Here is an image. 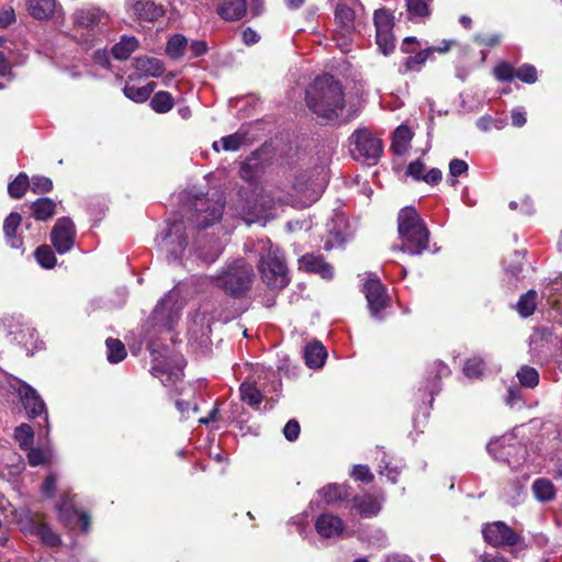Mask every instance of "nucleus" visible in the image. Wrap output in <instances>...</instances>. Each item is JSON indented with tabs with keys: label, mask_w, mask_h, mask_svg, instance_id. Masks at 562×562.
I'll return each instance as SVG.
<instances>
[{
	"label": "nucleus",
	"mask_w": 562,
	"mask_h": 562,
	"mask_svg": "<svg viewBox=\"0 0 562 562\" xmlns=\"http://www.w3.org/2000/svg\"><path fill=\"white\" fill-rule=\"evenodd\" d=\"M373 21L376 44L384 55H389L395 48L394 16L387 9L381 8L375 10Z\"/></svg>",
	"instance_id": "1a4fd4ad"
},
{
	"label": "nucleus",
	"mask_w": 562,
	"mask_h": 562,
	"mask_svg": "<svg viewBox=\"0 0 562 562\" xmlns=\"http://www.w3.org/2000/svg\"><path fill=\"white\" fill-rule=\"evenodd\" d=\"M358 10H362V5L358 0H341L336 5L335 40L344 52L349 49L352 35L356 32L357 21L359 19Z\"/></svg>",
	"instance_id": "423d86ee"
},
{
	"label": "nucleus",
	"mask_w": 562,
	"mask_h": 562,
	"mask_svg": "<svg viewBox=\"0 0 562 562\" xmlns=\"http://www.w3.org/2000/svg\"><path fill=\"white\" fill-rule=\"evenodd\" d=\"M431 0H406V7L411 20L424 19L430 14Z\"/></svg>",
	"instance_id": "c9c22d12"
},
{
	"label": "nucleus",
	"mask_w": 562,
	"mask_h": 562,
	"mask_svg": "<svg viewBox=\"0 0 562 562\" xmlns=\"http://www.w3.org/2000/svg\"><path fill=\"white\" fill-rule=\"evenodd\" d=\"M291 195H284L279 189H259L254 200H247L241 207V215L247 224L266 222L274 216L279 205L292 204Z\"/></svg>",
	"instance_id": "7ed1b4c3"
},
{
	"label": "nucleus",
	"mask_w": 562,
	"mask_h": 562,
	"mask_svg": "<svg viewBox=\"0 0 562 562\" xmlns=\"http://www.w3.org/2000/svg\"><path fill=\"white\" fill-rule=\"evenodd\" d=\"M30 190L36 194L48 193L53 190V181L44 176H33L30 179Z\"/></svg>",
	"instance_id": "a18cd8bd"
},
{
	"label": "nucleus",
	"mask_w": 562,
	"mask_h": 562,
	"mask_svg": "<svg viewBox=\"0 0 562 562\" xmlns=\"http://www.w3.org/2000/svg\"><path fill=\"white\" fill-rule=\"evenodd\" d=\"M254 281L252 267L245 260H236L216 278V285L234 297L244 296Z\"/></svg>",
	"instance_id": "39448f33"
},
{
	"label": "nucleus",
	"mask_w": 562,
	"mask_h": 562,
	"mask_svg": "<svg viewBox=\"0 0 562 562\" xmlns=\"http://www.w3.org/2000/svg\"><path fill=\"white\" fill-rule=\"evenodd\" d=\"M535 497L542 503L552 501L555 497V487L548 479H538L532 483Z\"/></svg>",
	"instance_id": "c756f323"
},
{
	"label": "nucleus",
	"mask_w": 562,
	"mask_h": 562,
	"mask_svg": "<svg viewBox=\"0 0 562 562\" xmlns=\"http://www.w3.org/2000/svg\"><path fill=\"white\" fill-rule=\"evenodd\" d=\"M105 346L108 349L106 358L110 363H119L125 359L127 352L124 344L120 339L108 338Z\"/></svg>",
	"instance_id": "f704fd0d"
},
{
	"label": "nucleus",
	"mask_w": 562,
	"mask_h": 562,
	"mask_svg": "<svg viewBox=\"0 0 562 562\" xmlns=\"http://www.w3.org/2000/svg\"><path fill=\"white\" fill-rule=\"evenodd\" d=\"M260 249L263 251L259 262L262 281L271 289L285 288L290 278L282 251L268 239L260 241Z\"/></svg>",
	"instance_id": "20e7f679"
},
{
	"label": "nucleus",
	"mask_w": 562,
	"mask_h": 562,
	"mask_svg": "<svg viewBox=\"0 0 562 562\" xmlns=\"http://www.w3.org/2000/svg\"><path fill=\"white\" fill-rule=\"evenodd\" d=\"M245 135L241 133H234L228 136L222 137L220 140L213 143L212 147L215 151H220V145L226 151H236L245 143Z\"/></svg>",
	"instance_id": "72a5a7b5"
},
{
	"label": "nucleus",
	"mask_w": 562,
	"mask_h": 562,
	"mask_svg": "<svg viewBox=\"0 0 562 562\" xmlns=\"http://www.w3.org/2000/svg\"><path fill=\"white\" fill-rule=\"evenodd\" d=\"M21 215L16 212H12L5 217L3 223V233L5 238L8 243L14 248H18L22 245V241L16 237V229L21 225Z\"/></svg>",
	"instance_id": "bb28decb"
},
{
	"label": "nucleus",
	"mask_w": 562,
	"mask_h": 562,
	"mask_svg": "<svg viewBox=\"0 0 562 562\" xmlns=\"http://www.w3.org/2000/svg\"><path fill=\"white\" fill-rule=\"evenodd\" d=\"M300 269L307 272L318 273L324 279L333 277V268L321 256L313 254L304 255L300 260Z\"/></svg>",
	"instance_id": "a211bd4d"
},
{
	"label": "nucleus",
	"mask_w": 562,
	"mask_h": 562,
	"mask_svg": "<svg viewBox=\"0 0 562 562\" xmlns=\"http://www.w3.org/2000/svg\"><path fill=\"white\" fill-rule=\"evenodd\" d=\"M134 66L146 77H159L165 71L164 63L155 57L139 56L135 58Z\"/></svg>",
	"instance_id": "412c9836"
},
{
	"label": "nucleus",
	"mask_w": 562,
	"mask_h": 562,
	"mask_svg": "<svg viewBox=\"0 0 562 562\" xmlns=\"http://www.w3.org/2000/svg\"><path fill=\"white\" fill-rule=\"evenodd\" d=\"M76 238L75 224L70 217L64 216L57 220L50 232V241L58 254L68 252Z\"/></svg>",
	"instance_id": "ddd939ff"
},
{
	"label": "nucleus",
	"mask_w": 562,
	"mask_h": 562,
	"mask_svg": "<svg viewBox=\"0 0 562 562\" xmlns=\"http://www.w3.org/2000/svg\"><path fill=\"white\" fill-rule=\"evenodd\" d=\"M430 58V50L427 48L417 52L415 55L407 57L400 66L403 74L411 71H419L422 66Z\"/></svg>",
	"instance_id": "2f4dec72"
},
{
	"label": "nucleus",
	"mask_w": 562,
	"mask_h": 562,
	"mask_svg": "<svg viewBox=\"0 0 562 562\" xmlns=\"http://www.w3.org/2000/svg\"><path fill=\"white\" fill-rule=\"evenodd\" d=\"M30 189V179L26 173H19L8 186V193L13 199H21Z\"/></svg>",
	"instance_id": "e433bc0d"
},
{
	"label": "nucleus",
	"mask_w": 562,
	"mask_h": 562,
	"mask_svg": "<svg viewBox=\"0 0 562 562\" xmlns=\"http://www.w3.org/2000/svg\"><path fill=\"white\" fill-rule=\"evenodd\" d=\"M224 206L225 198L221 192L214 193L212 198H196L189 220L196 228L204 229L220 222Z\"/></svg>",
	"instance_id": "0eeeda50"
},
{
	"label": "nucleus",
	"mask_w": 562,
	"mask_h": 562,
	"mask_svg": "<svg viewBox=\"0 0 562 562\" xmlns=\"http://www.w3.org/2000/svg\"><path fill=\"white\" fill-rule=\"evenodd\" d=\"M515 77L522 82L533 83L537 81V70L531 65H522L516 70Z\"/></svg>",
	"instance_id": "8fccbe9b"
},
{
	"label": "nucleus",
	"mask_w": 562,
	"mask_h": 562,
	"mask_svg": "<svg viewBox=\"0 0 562 562\" xmlns=\"http://www.w3.org/2000/svg\"><path fill=\"white\" fill-rule=\"evenodd\" d=\"M245 12V0H227L218 8V14L227 21L239 20Z\"/></svg>",
	"instance_id": "cd10ccee"
},
{
	"label": "nucleus",
	"mask_w": 562,
	"mask_h": 562,
	"mask_svg": "<svg viewBox=\"0 0 562 562\" xmlns=\"http://www.w3.org/2000/svg\"><path fill=\"white\" fill-rule=\"evenodd\" d=\"M315 530L321 537L330 539L344 537L346 527L339 516L324 513L316 518Z\"/></svg>",
	"instance_id": "dca6fc26"
},
{
	"label": "nucleus",
	"mask_w": 562,
	"mask_h": 562,
	"mask_svg": "<svg viewBox=\"0 0 562 562\" xmlns=\"http://www.w3.org/2000/svg\"><path fill=\"white\" fill-rule=\"evenodd\" d=\"M456 42L452 41V40H443L439 45L437 46H431V47H428L427 49L430 50V56L434 54V53H439V54H445L447 53L451 46L454 44Z\"/></svg>",
	"instance_id": "69168bd1"
},
{
	"label": "nucleus",
	"mask_w": 562,
	"mask_h": 562,
	"mask_svg": "<svg viewBox=\"0 0 562 562\" xmlns=\"http://www.w3.org/2000/svg\"><path fill=\"white\" fill-rule=\"evenodd\" d=\"M516 70L508 64L503 63L494 69L496 78L501 81H512L515 78Z\"/></svg>",
	"instance_id": "5fc2aeb1"
},
{
	"label": "nucleus",
	"mask_w": 562,
	"mask_h": 562,
	"mask_svg": "<svg viewBox=\"0 0 562 562\" xmlns=\"http://www.w3.org/2000/svg\"><path fill=\"white\" fill-rule=\"evenodd\" d=\"M72 23L76 27L85 31H94L109 22V14L97 5H85L72 13Z\"/></svg>",
	"instance_id": "f8f14e48"
},
{
	"label": "nucleus",
	"mask_w": 562,
	"mask_h": 562,
	"mask_svg": "<svg viewBox=\"0 0 562 562\" xmlns=\"http://www.w3.org/2000/svg\"><path fill=\"white\" fill-rule=\"evenodd\" d=\"M352 157L356 160L374 165L379 160L383 143L368 128L356 130L350 136Z\"/></svg>",
	"instance_id": "6e6552de"
},
{
	"label": "nucleus",
	"mask_w": 562,
	"mask_h": 562,
	"mask_svg": "<svg viewBox=\"0 0 562 562\" xmlns=\"http://www.w3.org/2000/svg\"><path fill=\"white\" fill-rule=\"evenodd\" d=\"M124 94L126 98L131 99L134 102H145L148 100V90L143 87H136L134 85H125Z\"/></svg>",
	"instance_id": "de8ad7c7"
},
{
	"label": "nucleus",
	"mask_w": 562,
	"mask_h": 562,
	"mask_svg": "<svg viewBox=\"0 0 562 562\" xmlns=\"http://www.w3.org/2000/svg\"><path fill=\"white\" fill-rule=\"evenodd\" d=\"M56 483H57L56 475L54 473L48 474L42 484V492L46 496L52 497L56 491Z\"/></svg>",
	"instance_id": "052dcab7"
},
{
	"label": "nucleus",
	"mask_w": 562,
	"mask_h": 562,
	"mask_svg": "<svg viewBox=\"0 0 562 562\" xmlns=\"http://www.w3.org/2000/svg\"><path fill=\"white\" fill-rule=\"evenodd\" d=\"M351 475L355 480L361 482H371L373 480V475L369 469V467L363 464L355 465L351 472Z\"/></svg>",
	"instance_id": "6e6d98bb"
},
{
	"label": "nucleus",
	"mask_w": 562,
	"mask_h": 562,
	"mask_svg": "<svg viewBox=\"0 0 562 562\" xmlns=\"http://www.w3.org/2000/svg\"><path fill=\"white\" fill-rule=\"evenodd\" d=\"M425 171V165L419 161H413L408 165L407 173L416 180L423 179Z\"/></svg>",
	"instance_id": "e2e57ef3"
},
{
	"label": "nucleus",
	"mask_w": 562,
	"mask_h": 562,
	"mask_svg": "<svg viewBox=\"0 0 562 562\" xmlns=\"http://www.w3.org/2000/svg\"><path fill=\"white\" fill-rule=\"evenodd\" d=\"M485 370L484 361L479 357L468 359L463 367L464 374L470 379H480Z\"/></svg>",
	"instance_id": "37998d69"
},
{
	"label": "nucleus",
	"mask_w": 562,
	"mask_h": 562,
	"mask_svg": "<svg viewBox=\"0 0 562 562\" xmlns=\"http://www.w3.org/2000/svg\"><path fill=\"white\" fill-rule=\"evenodd\" d=\"M482 532L484 540L492 547L515 546L519 542V536L503 521L485 525Z\"/></svg>",
	"instance_id": "4468645a"
},
{
	"label": "nucleus",
	"mask_w": 562,
	"mask_h": 562,
	"mask_svg": "<svg viewBox=\"0 0 562 562\" xmlns=\"http://www.w3.org/2000/svg\"><path fill=\"white\" fill-rule=\"evenodd\" d=\"M326 355V350L321 342H311L305 347L304 350L305 363L310 368H321L325 362Z\"/></svg>",
	"instance_id": "393cba45"
},
{
	"label": "nucleus",
	"mask_w": 562,
	"mask_h": 562,
	"mask_svg": "<svg viewBox=\"0 0 562 562\" xmlns=\"http://www.w3.org/2000/svg\"><path fill=\"white\" fill-rule=\"evenodd\" d=\"M27 450V461L30 465L37 467L45 464L48 461L46 453L40 448H33L32 446Z\"/></svg>",
	"instance_id": "3c124183"
},
{
	"label": "nucleus",
	"mask_w": 562,
	"mask_h": 562,
	"mask_svg": "<svg viewBox=\"0 0 562 562\" xmlns=\"http://www.w3.org/2000/svg\"><path fill=\"white\" fill-rule=\"evenodd\" d=\"M198 411V404L194 400H180L178 401V412L181 414V418H189Z\"/></svg>",
	"instance_id": "864d4df0"
},
{
	"label": "nucleus",
	"mask_w": 562,
	"mask_h": 562,
	"mask_svg": "<svg viewBox=\"0 0 562 562\" xmlns=\"http://www.w3.org/2000/svg\"><path fill=\"white\" fill-rule=\"evenodd\" d=\"M348 495V488L346 485H339L336 483L328 484L319 491L321 498L327 504L331 505L339 501H342Z\"/></svg>",
	"instance_id": "7c9ffc66"
},
{
	"label": "nucleus",
	"mask_w": 562,
	"mask_h": 562,
	"mask_svg": "<svg viewBox=\"0 0 562 562\" xmlns=\"http://www.w3.org/2000/svg\"><path fill=\"white\" fill-rule=\"evenodd\" d=\"M397 229L403 241L398 248L401 251L416 256L428 248L429 232L414 207L406 206L400 211Z\"/></svg>",
	"instance_id": "f03ea898"
},
{
	"label": "nucleus",
	"mask_w": 562,
	"mask_h": 562,
	"mask_svg": "<svg viewBox=\"0 0 562 562\" xmlns=\"http://www.w3.org/2000/svg\"><path fill=\"white\" fill-rule=\"evenodd\" d=\"M379 472L381 475H385L392 483H395L400 474V469L397 465L391 467L389 462L382 460L379 465Z\"/></svg>",
	"instance_id": "4d7b16f0"
},
{
	"label": "nucleus",
	"mask_w": 562,
	"mask_h": 562,
	"mask_svg": "<svg viewBox=\"0 0 562 562\" xmlns=\"http://www.w3.org/2000/svg\"><path fill=\"white\" fill-rule=\"evenodd\" d=\"M519 383L525 387H535L539 383L538 371L529 366H524L517 371Z\"/></svg>",
	"instance_id": "79ce46f5"
},
{
	"label": "nucleus",
	"mask_w": 562,
	"mask_h": 562,
	"mask_svg": "<svg viewBox=\"0 0 562 562\" xmlns=\"http://www.w3.org/2000/svg\"><path fill=\"white\" fill-rule=\"evenodd\" d=\"M57 509L59 513V518L65 522H68L70 517L77 514L74 507L70 504H68L67 501H61L59 504H57Z\"/></svg>",
	"instance_id": "680f3d73"
},
{
	"label": "nucleus",
	"mask_w": 562,
	"mask_h": 562,
	"mask_svg": "<svg viewBox=\"0 0 562 562\" xmlns=\"http://www.w3.org/2000/svg\"><path fill=\"white\" fill-rule=\"evenodd\" d=\"M283 435L289 441L296 440L300 435L299 423L295 419L289 420L283 428Z\"/></svg>",
	"instance_id": "13d9d810"
},
{
	"label": "nucleus",
	"mask_w": 562,
	"mask_h": 562,
	"mask_svg": "<svg viewBox=\"0 0 562 562\" xmlns=\"http://www.w3.org/2000/svg\"><path fill=\"white\" fill-rule=\"evenodd\" d=\"M139 46V42L135 36L123 35L119 43L112 47V55L115 59L125 60Z\"/></svg>",
	"instance_id": "a878e982"
},
{
	"label": "nucleus",
	"mask_w": 562,
	"mask_h": 562,
	"mask_svg": "<svg viewBox=\"0 0 562 562\" xmlns=\"http://www.w3.org/2000/svg\"><path fill=\"white\" fill-rule=\"evenodd\" d=\"M468 171V164L462 159H452L449 164V172L451 177H459Z\"/></svg>",
	"instance_id": "bf43d9fd"
},
{
	"label": "nucleus",
	"mask_w": 562,
	"mask_h": 562,
	"mask_svg": "<svg viewBox=\"0 0 562 562\" xmlns=\"http://www.w3.org/2000/svg\"><path fill=\"white\" fill-rule=\"evenodd\" d=\"M207 52V45L204 41H189L187 37L178 34V57L187 56L194 58L204 55Z\"/></svg>",
	"instance_id": "aec40b11"
},
{
	"label": "nucleus",
	"mask_w": 562,
	"mask_h": 562,
	"mask_svg": "<svg viewBox=\"0 0 562 562\" xmlns=\"http://www.w3.org/2000/svg\"><path fill=\"white\" fill-rule=\"evenodd\" d=\"M537 292L529 290L522 294L517 303V311L522 317H528L533 314L536 310Z\"/></svg>",
	"instance_id": "a19ab883"
},
{
	"label": "nucleus",
	"mask_w": 562,
	"mask_h": 562,
	"mask_svg": "<svg viewBox=\"0 0 562 562\" xmlns=\"http://www.w3.org/2000/svg\"><path fill=\"white\" fill-rule=\"evenodd\" d=\"M18 383L16 393L26 416L32 419L44 416L46 427H48V415L44 400L37 391L27 383L21 380H19Z\"/></svg>",
	"instance_id": "9d476101"
},
{
	"label": "nucleus",
	"mask_w": 562,
	"mask_h": 562,
	"mask_svg": "<svg viewBox=\"0 0 562 562\" xmlns=\"http://www.w3.org/2000/svg\"><path fill=\"white\" fill-rule=\"evenodd\" d=\"M363 291L371 315L374 318L382 319L381 312L390 304V297L386 294V289L378 278L369 276L363 285Z\"/></svg>",
	"instance_id": "9b49d317"
},
{
	"label": "nucleus",
	"mask_w": 562,
	"mask_h": 562,
	"mask_svg": "<svg viewBox=\"0 0 562 562\" xmlns=\"http://www.w3.org/2000/svg\"><path fill=\"white\" fill-rule=\"evenodd\" d=\"M2 323L4 326L9 327V336H12V339L18 344L26 346V341H24V334L27 333L31 337L33 336L34 329L30 327H24L20 324V316L15 317L14 315H8L2 318Z\"/></svg>",
	"instance_id": "b1692460"
},
{
	"label": "nucleus",
	"mask_w": 562,
	"mask_h": 562,
	"mask_svg": "<svg viewBox=\"0 0 562 562\" xmlns=\"http://www.w3.org/2000/svg\"><path fill=\"white\" fill-rule=\"evenodd\" d=\"M29 13L36 20H47L53 16L55 12V0H27L26 1Z\"/></svg>",
	"instance_id": "4be33fe9"
},
{
	"label": "nucleus",
	"mask_w": 562,
	"mask_h": 562,
	"mask_svg": "<svg viewBox=\"0 0 562 562\" xmlns=\"http://www.w3.org/2000/svg\"><path fill=\"white\" fill-rule=\"evenodd\" d=\"M441 171L438 168H432L423 177V180L429 184H436L441 180Z\"/></svg>",
	"instance_id": "338daca9"
},
{
	"label": "nucleus",
	"mask_w": 562,
	"mask_h": 562,
	"mask_svg": "<svg viewBox=\"0 0 562 562\" xmlns=\"http://www.w3.org/2000/svg\"><path fill=\"white\" fill-rule=\"evenodd\" d=\"M308 109L319 117L333 120L345 108V92L340 82L331 75L317 77L306 89Z\"/></svg>",
	"instance_id": "f257e3e1"
},
{
	"label": "nucleus",
	"mask_w": 562,
	"mask_h": 562,
	"mask_svg": "<svg viewBox=\"0 0 562 562\" xmlns=\"http://www.w3.org/2000/svg\"><path fill=\"white\" fill-rule=\"evenodd\" d=\"M431 373L436 374V379H440L449 375L450 369L442 361H435L431 364Z\"/></svg>",
	"instance_id": "0e129e2a"
},
{
	"label": "nucleus",
	"mask_w": 562,
	"mask_h": 562,
	"mask_svg": "<svg viewBox=\"0 0 562 562\" xmlns=\"http://www.w3.org/2000/svg\"><path fill=\"white\" fill-rule=\"evenodd\" d=\"M241 400L250 406H257L262 401V395L257 386L250 382H243L239 387Z\"/></svg>",
	"instance_id": "4c0bfd02"
},
{
	"label": "nucleus",
	"mask_w": 562,
	"mask_h": 562,
	"mask_svg": "<svg viewBox=\"0 0 562 562\" xmlns=\"http://www.w3.org/2000/svg\"><path fill=\"white\" fill-rule=\"evenodd\" d=\"M222 252V246L218 241L212 240V245L210 246V250L205 251L203 249L199 250V257L202 258L203 261L210 263L215 261Z\"/></svg>",
	"instance_id": "603ef678"
},
{
	"label": "nucleus",
	"mask_w": 562,
	"mask_h": 562,
	"mask_svg": "<svg viewBox=\"0 0 562 562\" xmlns=\"http://www.w3.org/2000/svg\"><path fill=\"white\" fill-rule=\"evenodd\" d=\"M14 439L22 450L30 449L34 441V430L29 424H21L14 429Z\"/></svg>",
	"instance_id": "ea45409f"
},
{
	"label": "nucleus",
	"mask_w": 562,
	"mask_h": 562,
	"mask_svg": "<svg viewBox=\"0 0 562 562\" xmlns=\"http://www.w3.org/2000/svg\"><path fill=\"white\" fill-rule=\"evenodd\" d=\"M150 106L157 113H167L173 106V98L169 92L159 91L151 98Z\"/></svg>",
	"instance_id": "58836bf2"
},
{
	"label": "nucleus",
	"mask_w": 562,
	"mask_h": 562,
	"mask_svg": "<svg viewBox=\"0 0 562 562\" xmlns=\"http://www.w3.org/2000/svg\"><path fill=\"white\" fill-rule=\"evenodd\" d=\"M36 535L48 546L55 547L60 543L59 536L55 533L47 525H38L36 527Z\"/></svg>",
	"instance_id": "09e8293b"
},
{
	"label": "nucleus",
	"mask_w": 562,
	"mask_h": 562,
	"mask_svg": "<svg viewBox=\"0 0 562 562\" xmlns=\"http://www.w3.org/2000/svg\"><path fill=\"white\" fill-rule=\"evenodd\" d=\"M37 262L46 269H50L56 265V257L50 246L42 245L35 250Z\"/></svg>",
	"instance_id": "c03bdc74"
},
{
	"label": "nucleus",
	"mask_w": 562,
	"mask_h": 562,
	"mask_svg": "<svg viewBox=\"0 0 562 562\" xmlns=\"http://www.w3.org/2000/svg\"><path fill=\"white\" fill-rule=\"evenodd\" d=\"M353 507L360 516L371 518L381 512V502L371 494H364L353 497Z\"/></svg>",
	"instance_id": "6ab92c4d"
},
{
	"label": "nucleus",
	"mask_w": 562,
	"mask_h": 562,
	"mask_svg": "<svg viewBox=\"0 0 562 562\" xmlns=\"http://www.w3.org/2000/svg\"><path fill=\"white\" fill-rule=\"evenodd\" d=\"M151 371L153 374L160 380L162 385L172 386L175 384V373L170 364L156 358Z\"/></svg>",
	"instance_id": "473e14b6"
},
{
	"label": "nucleus",
	"mask_w": 562,
	"mask_h": 562,
	"mask_svg": "<svg viewBox=\"0 0 562 562\" xmlns=\"http://www.w3.org/2000/svg\"><path fill=\"white\" fill-rule=\"evenodd\" d=\"M504 441H505V438L503 437L502 439L491 440L487 443V447H486L487 451L490 452L491 456H493V458L495 460H502V461L507 460V456L509 454V452L507 451L506 447L504 446Z\"/></svg>",
	"instance_id": "49530a36"
},
{
	"label": "nucleus",
	"mask_w": 562,
	"mask_h": 562,
	"mask_svg": "<svg viewBox=\"0 0 562 562\" xmlns=\"http://www.w3.org/2000/svg\"><path fill=\"white\" fill-rule=\"evenodd\" d=\"M15 19L13 9L4 10L0 12V26L5 27L10 25Z\"/></svg>",
	"instance_id": "774afa93"
},
{
	"label": "nucleus",
	"mask_w": 562,
	"mask_h": 562,
	"mask_svg": "<svg viewBox=\"0 0 562 562\" xmlns=\"http://www.w3.org/2000/svg\"><path fill=\"white\" fill-rule=\"evenodd\" d=\"M413 138L411 128L406 125H400L393 135L392 149L397 155H403L408 149L409 143Z\"/></svg>",
	"instance_id": "c85d7f7f"
},
{
	"label": "nucleus",
	"mask_w": 562,
	"mask_h": 562,
	"mask_svg": "<svg viewBox=\"0 0 562 562\" xmlns=\"http://www.w3.org/2000/svg\"><path fill=\"white\" fill-rule=\"evenodd\" d=\"M32 216L36 221L46 222L56 213V203L49 198H40L31 203Z\"/></svg>",
	"instance_id": "5701e85b"
},
{
	"label": "nucleus",
	"mask_w": 562,
	"mask_h": 562,
	"mask_svg": "<svg viewBox=\"0 0 562 562\" xmlns=\"http://www.w3.org/2000/svg\"><path fill=\"white\" fill-rule=\"evenodd\" d=\"M176 286L171 289L156 305L153 311L155 326L172 331L176 316V296L173 294Z\"/></svg>",
	"instance_id": "2eb2a0df"
},
{
	"label": "nucleus",
	"mask_w": 562,
	"mask_h": 562,
	"mask_svg": "<svg viewBox=\"0 0 562 562\" xmlns=\"http://www.w3.org/2000/svg\"><path fill=\"white\" fill-rule=\"evenodd\" d=\"M128 12L139 22H154L165 14V9L153 0H130Z\"/></svg>",
	"instance_id": "f3484780"
}]
</instances>
